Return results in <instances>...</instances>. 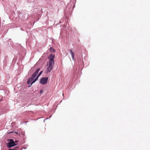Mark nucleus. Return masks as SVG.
Here are the masks:
<instances>
[{
    "mask_svg": "<svg viewBox=\"0 0 150 150\" xmlns=\"http://www.w3.org/2000/svg\"><path fill=\"white\" fill-rule=\"evenodd\" d=\"M40 70V68H38L31 75V77L28 79L27 83L28 85V87H31L32 84L37 81L34 78L36 77Z\"/></svg>",
    "mask_w": 150,
    "mask_h": 150,
    "instance_id": "f257e3e1",
    "label": "nucleus"
},
{
    "mask_svg": "<svg viewBox=\"0 0 150 150\" xmlns=\"http://www.w3.org/2000/svg\"><path fill=\"white\" fill-rule=\"evenodd\" d=\"M3 101V98L0 100V115L5 113L8 109V105L7 104H2L1 102Z\"/></svg>",
    "mask_w": 150,
    "mask_h": 150,
    "instance_id": "f03ea898",
    "label": "nucleus"
},
{
    "mask_svg": "<svg viewBox=\"0 0 150 150\" xmlns=\"http://www.w3.org/2000/svg\"><path fill=\"white\" fill-rule=\"evenodd\" d=\"M18 18L23 21L26 20L29 16V15H28L27 14L22 13L20 11L18 12Z\"/></svg>",
    "mask_w": 150,
    "mask_h": 150,
    "instance_id": "7ed1b4c3",
    "label": "nucleus"
},
{
    "mask_svg": "<svg viewBox=\"0 0 150 150\" xmlns=\"http://www.w3.org/2000/svg\"><path fill=\"white\" fill-rule=\"evenodd\" d=\"M7 141H8V142L6 143V146L8 148H11L17 145V144L15 143L13 139H9L7 140Z\"/></svg>",
    "mask_w": 150,
    "mask_h": 150,
    "instance_id": "20e7f679",
    "label": "nucleus"
},
{
    "mask_svg": "<svg viewBox=\"0 0 150 150\" xmlns=\"http://www.w3.org/2000/svg\"><path fill=\"white\" fill-rule=\"evenodd\" d=\"M72 3H71L68 4L67 6L66 7V8L64 10V12L65 13H66V12L67 11L70 12V11H72L75 6V4L73 5L72 7L71 8L72 6Z\"/></svg>",
    "mask_w": 150,
    "mask_h": 150,
    "instance_id": "39448f33",
    "label": "nucleus"
},
{
    "mask_svg": "<svg viewBox=\"0 0 150 150\" xmlns=\"http://www.w3.org/2000/svg\"><path fill=\"white\" fill-rule=\"evenodd\" d=\"M48 79V77H42L40 79L39 83L42 85H45L47 83Z\"/></svg>",
    "mask_w": 150,
    "mask_h": 150,
    "instance_id": "423d86ee",
    "label": "nucleus"
},
{
    "mask_svg": "<svg viewBox=\"0 0 150 150\" xmlns=\"http://www.w3.org/2000/svg\"><path fill=\"white\" fill-rule=\"evenodd\" d=\"M54 57L55 55H53L52 54H50L48 57V59L49 60V63H53V64L54 65Z\"/></svg>",
    "mask_w": 150,
    "mask_h": 150,
    "instance_id": "0eeeda50",
    "label": "nucleus"
},
{
    "mask_svg": "<svg viewBox=\"0 0 150 150\" xmlns=\"http://www.w3.org/2000/svg\"><path fill=\"white\" fill-rule=\"evenodd\" d=\"M79 64V70L80 71L82 70L84 66L83 62V60L80 59L78 62Z\"/></svg>",
    "mask_w": 150,
    "mask_h": 150,
    "instance_id": "6e6552de",
    "label": "nucleus"
},
{
    "mask_svg": "<svg viewBox=\"0 0 150 150\" xmlns=\"http://www.w3.org/2000/svg\"><path fill=\"white\" fill-rule=\"evenodd\" d=\"M53 63H49V66L47 69V72H50L52 69L53 66H52Z\"/></svg>",
    "mask_w": 150,
    "mask_h": 150,
    "instance_id": "1a4fd4ad",
    "label": "nucleus"
},
{
    "mask_svg": "<svg viewBox=\"0 0 150 150\" xmlns=\"http://www.w3.org/2000/svg\"><path fill=\"white\" fill-rule=\"evenodd\" d=\"M70 52L71 53V56L72 59L73 60H74V53L72 51V50H69Z\"/></svg>",
    "mask_w": 150,
    "mask_h": 150,
    "instance_id": "9d476101",
    "label": "nucleus"
},
{
    "mask_svg": "<svg viewBox=\"0 0 150 150\" xmlns=\"http://www.w3.org/2000/svg\"><path fill=\"white\" fill-rule=\"evenodd\" d=\"M50 52H54L56 51V50L54 49L52 47H50L49 49Z\"/></svg>",
    "mask_w": 150,
    "mask_h": 150,
    "instance_id": "9b49d317",
    "label": "nucleus"
},
{
    "mask_svg": "<svg viewBox=\"0 0 150 150\" xmlns=\"http://www.w3.org/2000/svg\"><path fill=\"white\" fill-rule=\"evenodd\" d=\"M27 28H28V29H29V28H28V27H25V28H24V27H21L20 28V29L22 30V31H25L26 30V29H27Z\"/></svg>",
    "mask_w": 150,
    "mask_h": 150,
    "instance_id": "f8f14e48",
    "label": "nucleus"
},
{
    "mask_svg": "<svg viewBox=\"0 0 150 150\" xmlns=\"http://www.w3.org/2000/svg\"><path fill=\"white\" fill-rule=\"evenodd\" d=\"M67 17H63L62 18V19H61V21H60V22L61 23H63V20H67Z\"/></svg>",
    "mask_w": 150,
    "mask_h": 150,
    "instance_id": "ddd939ff",
    "label": "nucleus"
},
{
    "mask_svg": "<svg viewBox=\"0 0 150 150\" xmlns=\"http://www.w3.org/2000/svg\"><path fill=\"white\" fill-rule=\"evenodd\" d=\"M7 58H8V56H5V58H4V60L3 61V63L4 64H6Z\"/></svg>",
    "mask_w": 150,
    "mask_h": 150,
    "instance_id": "4468645a",
    "label": "nucleus"
},
{
    "mask_svg": "<svg viewBox=\"0 0 150 150\" xmlns=\"http://www.w3.org/2000/svg\"><path fill=\"white\" fill-rule=\"evenodd\" d=\"M18 149V147H15L13 149H9L8 150H18L17 149Z\"/></svg>",
    "mask_w": 150,
    "mask_h": 150,
    "instance_id": "2eb2a0df",
    "label": "nucleus"
},
{
    "mask_svg": "<svg viewBox=\"0 0 150 150\" xmlns=\"http://www.w3.org/2000/svg\"><path fill=\"white\" fill-rule=\"evenodd\" d=\"M43 71H40V72L38 74V76H40L42 74Z\"/></svg>",
    "mask_w": 150,
    "mask_h": 150,
    "instance_id": "dca6fc26",
    "label": "nucleus"
},
{
    "mask_svg": "<svg viewBox=\"0 0 150 150\" xmlns=\"http://www.w3.org/2000/svg\"><path fill=\"white\" fill-rule=\"evenodd\" d=\"M4 88V86H0V90H2Z\"/></svg>",
    "mask_w": 150,
    "mask_h": 150,
    "instance_id": "f3484780",
    "label": "nucleus"
},
{
    "mask_svg": "<svg viewBox=\"0 0 150 150\" xmlns=\"http://www.w3.org/2000/svg\"><path fill=\"white\" fill-rule=\"evenodd\" d=\"M14 133L17 134H18V132H10V133Z\"/></svg>",
    "mask_w": 150,
    "mask_h": 150,
    "instance_id": "a211bd4d",
    "label": "nucleus"
},
{
    "mask_svg": "<svg viewBox=\"0 0 150 150\" xmlns=\"http://www.w3.org/2000/svg\"><path fill=\"white\" fill-rule=\"evenodd\" d=\"M22 147H23L22 149H26L27 148V146H26L25 145H24V146H23Z\"/></svg>",
    "mask_w": 150,
    "mask_h": 150,
    "instance_id": "6ab92c4d",
    "label": "nucleus"
},
{
    "mask_svg": "<svg viewBox=\"0 0 150 150\" xmlns=\"http://www.w3.org/2000/svg\"><path fill=\"white\" fill-rule=\"evenodd\" d=\"M43 90L42 89H41L40 90V92H39V93L40 94H41L43 92Z\"/></svg>",
    "mask_w": 150,
    "mask_h": 150,
    "instance_id": "aec40b11",
    "label": "nucleus"
},
{
    "mask_svg": "<svg viewBox=\"0 0 150 150\" xmlns=\"http://www.w3.org/2000/svg\"><path fill=\"white\" fill-rule=\"evenodd\" d=\"M16 58H15V57L14 58H13V62H15L16 61Z\"/></svg>",
    "mask_w": 150,
    "mask_h": 150,
    "instance_id": "412c9836",
    "label": "nucleus"
},
{
    "mask_svg": "<svg viewBox=\"0 0 150 150\" xmlns=\"http://www.w3.org/2000/svg\"><path fill=\"white\" fill-rule=\"evenodd\" d=\"M34 79L36 81H37L38 80V78L36 77Z\"/></svg>",
    "mask_w": 150,
    "mask_h": 150,
    "instance_id": "4be33fe9",
    "label": "nucleus"
},
{
    "mask_svg": "<svg viewBox=\"0 0 150 150\" xmlns=\"http://www.w3.org/2000/svg\"><path fill=\"white\" fill-rule=\"evenodd\" d=\"M51 116H52V115H51V116H50V117H49V119H50V118L51 117ZM49 119V118H47V119H45L44 120V122H45V120H46L47 119Z\"/></svg>",
    "mask_w": 150,
    "mask_h": 150,
    "instance_id": "5701e85b",
    "label": "nucleus"
},
{
    "mask_svg": "<svg viewBox=\"0 0 150 150\" xmlns=\"http://www.w3.org/2000/svg\"><path fill=\"white\" fill-rule=\"evenodd\" d=\"M40 76H38V74H37V75H36V77H37L38 78Z\"/></svg>",
    "mask_w": 150,
    "mask_h": 150,
    "instance_id": "b1692460",
    "label": "nucleus"
},
{
    "mask_svg": "<svg viewBox=\"0 0 150 150\" xmlns=\"http://www.w3.org/2000/svg\"><path fill=\"white\" fill-rule=\"evenodd\" d=\"M14 142H15H15L17 143V142H18V141H17L16 140H15V141H14Z\"/></svg>",
    "mask_w": 150,
    "mask_h": 150,
    "instance_id": "393cba45",
    "label": "nucleus"
},
{
    "mask_svg": "<svg viewBox=\"0 0 150 150\" xmlns=\"http://www.w3.org/2000/svg\"><path fill=\"white\" fill-rule=\"evenodd\" d=\"M22 135H23L24 136V135H25V133H24L23 134H22Z\"/></svg>",
    "mask_w": 150,
    "mask_h": 150,
    "instance_id": "a878e982",
    "label": "nucleus"
},
{
    "mask_svg": "<svg viewBox=\"0 0 150 150\" xmlns=\"http://www.w3.org/2000/svg\"><path fill=\"white\" fill-rule=\"evenodd\" d=\"M66 22V23H67V22L66 21H65V23Z\"/></svg>",
    "mask_w": 150,
    "mask_h": 150,
    "instance_id": "bb28decb",
    "label": "nucleus"
},
{
    "mask_svg": "<svg viewBox=\"0 0 150 150\" xmlns=\"http://www.w3.org/2000/svg\"><path fill=\"white\" fill-rule=\"evenodd\" d=\"M62 101V100L60 101V103H61Z\"/></svg>",
    "mask_w": 150,
    "mask_h": 150,
    "instance_id": "cd10ccee",
    "label": "nucleus"
},
{
    "mask_svg": "<svg viewBox=\"0 0 150 150\" xmlns=\"http://www.w3.org/2000/svg\"><path fill=\"white\" fill-rule=\"evenodd\" d=\"M63 95H64V94H63H63H62V95H63Z\"/></svg>",
    "mask_w": 150,
    "mask_h": 150,
    "instance_id": "c85d7f7f",
    "label": "nucleus"
},
{
    "mask_svg": "<svg viewBox=\"0 0 150 150\" xmlns=\"http://www.w3.org/2000/svg\"><path fill=\"white\" fill-rule=\"evenodd\" d=\"M46 1H47V0H45Z\"/></svg>",
    "mask_w": 150,
    "mask_h": 150,
    "instance_id": "c756f323",
    "label": "nucleus"
}]
</instances>
